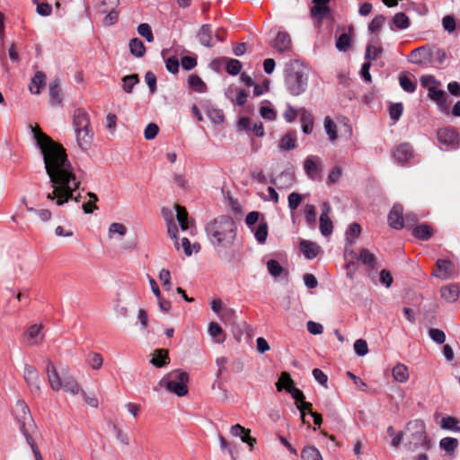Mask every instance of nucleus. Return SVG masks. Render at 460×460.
<instances>
[{"instance_id": "f257e3e1", "label": "nucleus", "mask_w": 460, "mask_h": 460, "mask_svg": "<svg viewBox=\"0 0 460 460\" xmlns=\"http://www.w3.org/2000/svg\"><path fill=\"white\" fill-rule=\"evenodd\" d=\"M30 128L36 145L43 155L46 172L53 189L46 198L55 201L57 206H63L70 199L79 202L80 195L75 196V192L81 182L75 177L66 149L42 132L37 124L31 125Z\"/></svg>"}, {"instance_id": "f03ea898", "label": "nucleus", "mask_w": 460, "mask_h": 460, "mask_svg": "<svg viewBox=\"0 0 460 460\" xmlns=\"http://www.w3.org/2000/svg\"><path fill=\"white\" fill-rule=\"evenodd\" d=\"M206 232L214 246L228 248L235 241L237 226L230 216H220L206 226Z\"/></svg>"}, {"instance_id": "7ed1b4c3", "label": "nucleus", "mask_w": 460, "mask_h": 460, "mask_svg": "<svg viewBox=\"0 0 460 460\" xmlns=\"http://www.w3.org/2000/svg\"><path fill=\"white\" fill-rule=\"evenodd\" d=\"M45 371L49 385L53 391L63 389L66 393H69L73 395H76L82 392L80 385L71 375L63 373L62 377L59 376L50 359H47L46 361Z\"/></svg>"}, {"instance_id": "20e7f679", "label": "nucleus", "mask_w": 460, "mask_h": 460, "mask_svg": "<svg viewBox=\"0 0 460 460\" xmlns=\"http://www.w3.org/2000/svg\"><path fill=\"white\" fill-rule=\"evenodd\" d=\"M73 126L76 137L77 145L83 150H87L93 140V131L90 128V119L88 113L77 109L73 115Z\"/></svg>"}, {"instance_id": "39448f33", "label": "nucleus", "mask_w": 460, "mask_h": 460, "mask_svg": "<svg viewBox=\"0 0 460 460\" xmlns=\"http://www.w3.org/2000/svg\"><path fill=\"white\" fill-rule=\"evenodd\" d=\"M308 83V75L305 68L297 63L290 64L286 76V85L288 92L297 96L303 93Z\"/></svg>"}, {"instance_id": "423d86ee", "label": "nucleus", "mask_w": 460, "mask_h": 460, "mask_svg": "<svg viewBox=\"0 0 460 460\" xmlns=\"http://www.w3.org/2000/svg\"><path fill=\"white\" fill-rule=\"evenodd\" d=\"M188 382L189 374L181 369H176L163 377L159 384L165 387L167 391L178 396H184L188 394Z\"/></svg>"}, {"instance_id": "0eeeda50", "label": "nucleus", "mask_w": 460, "mask_h": 460, "mask_svg": "<svg viewBox=\"0 0 460 460\" xmlns=\"http://www.w3.org/2000/svg\"><path fill=\"white\" fill-rule=\"evenodd\" d=\"M18 406L23 413L22 420H21V430L33 452L35 460H43L42 456L32 438L37 428L30 414L29 408L23 402H18Z\"/></svg>"}, {"instance_id": "6e6552de", "label": "nucleus", "mask_w": 460, "mask_h": 460, "mask_svg": "<svg viewBox=\"0 0 460 460\" xmlns=\"http://www.w3.org/2000/svg\"><path fill=\"white\" fill-rule=\"evenodd\" d=\"M437 136L438 142L449 148L453 149L459 146L460 137L453 128H440L438 130Z\"/></svg>"}, {"instance_id": "1a4fd4ad", "label": "nucleus", "mask_w": 460, "mask_h": 460, "mask_svg": "<svg viewBox=\"0 0 460 460\" xmlns=\"http://www.w3.org/2000/svg\"><path fill=\"white\" fill-rule=\"evenodd\" d=\"M119 4V0H103L100 7V13H106L103 19L104 25H112L118 21V13L115 8Z\"/></svg>"}, {"instance_id": "9d476101", "label": "nucleus", "mask_w": 460, "mask_h": 460, "mask_svg": "<svg viewBox=\"0 0 460 460\" xmlns=\"http://www.w3.org/2000/svg\"><path fill=\"white\" fill-rule=\"evenodd\" d=\"M230 433L233 437L240 438L243 443H246L249 446L251 451L253 449L255 444L257 443L256 438L251 436V430L240 424L233 425L230 428Z\"/></svg>"}, {"instance_id": "9b49d317", "label": "nucleus", "mask_w": 460, "mask_h": 460, "mask_svg": "<svg viewBox=\"0 0 460 460\" xmlns=\"http://www.w3.org/2000/svg\"><path fill=\"white\" fill-rule=\"evenodd\" d=\"M430 47H420L411 52L409 61L415 65L427 66L430 63Z\"/></svg>"}, {"instance_id": "f8f14e48", "label": "nucleus", "mask_w": 460, "mask_h": 460, "mask_svg": "<svg viewBox=\"0 0 460 460\" xmlns=\"http://www.w3.org/2000/svg\"><path fill=\"white\" fill-rule=\"evenodd\" d=\"M23 377L27 385L30 386L31 392L40 393V375L34 367L26 365L24 367Z\"/></svg>"}, {"instance_id": "ddd939ff", "label": "nucleus", "mask_w": 460, "mask_h": 460, "mask_svg": "<svg viewBox=\"0 0 460 460\" xmlns=\"http://www.w3.org/2000/svg\"><path fill=\"white\" fill-rule=\"evenodd\" d=\"M271 46L279 53L289 51L292 48L290 35L284 31H278L276 38L271 42Z\"/></svg>"}, {"instance_id": "4468645a", "label": "nucleus", "mask_w": 460, "mask_h": 460, "mask_svg": "<svg viewBox=\"0 0 460 460\" xmlns=\"http://www.w3.org/2000/svg\"><path fill=\"white\" fill-rule=\"evenodd\" d=\"M305 174L314 180L321 172V159L316 155H309L304 162Z\"/></svg>"}, {"instance_id": "2eb2a0df", "label": "nucleus", "mask_w": 460, "mask_h": 460, "mask_svg": "<svg viewBox=\"0 0 460 460\" xmlns=\"http://www.w3.org/2000/svg\"><path fill=\"white\" fill-rule=\"evenodd\" d=\"M403 209L399 204L394 205L389 215L388 223L389 226L394 229H402L404 226V217L402 216Z\"/></svg>"}, {"instance_id": "dca6fc26", "label": "nucleus", "mask_w": 460, "mask_h": 460, "mask_svg": "<svg viewBox=\"0 0 460 460\" xmlns=\"http://www.w3.org/2000/svg\"><path fill=\"white\" fill-rule=\"evenodd\" d=\"M437 270L433 273L434 276L441 279H448L454 274V265L448 260L439 259L437 261Z\"/></svg>"}, {"instance_id": "f3484780", "label": "nucleus", "mask_w": 460, "mask_h": 460, "mask_svg": "<svg viewBox=\"0 0 460 460\" xmlns=\"http://www.w3.org/2000/svg\"><path fill=\"white\" fill-rule=\"evenodd\" d=\"M428 96L430 100L437 103L440 110H447V94L444 90L439 89L438 86H435L429 89L428 92Z\"/></svg>"}, {"instance_id": "a211bd4d", "label": "nucleus", "mask_w": 460, "mask_h": 460, "mask_svg": "<svg viewBox=\"0 0 460 460\" xmlns=\"http://www.w3.org/2000/svg\"><path fill=\"white\" fill-rule=\"evenodd\" d=\"M459 286L455 283L446 285L440 288V295L447 302H456L459 297Z\"/></svg>"}, {"instance_id": "6ab92c4d", "label": "nucleus", "mask_w": 460, "mask_h": 460, "mask_svg": "<svg viewBox=\"0 0 460 460\" xmlns=\"http://www.w3.org/2000/svg\"><path fill=\"white\" fill-rule=\"evenodd\" d=\"M393 156L400 164L407 162L412 156L411 146L407 143L399 145L394 149Z\"/></svg>"}, {"instance_id": "aec40b11", "label": "nucleus", "mask_w": 460, "mask_h": 460, "mask_svg": "<svg viewBox=\"0 0 460 460\" xmlns=\"http://www.w3.org/2000/svg\"><path fill=\"white\" fill-rule=\"evenodd\" d=\"M150 363L156 367H164L170 363L168 350L165 349H156L152 354Z\"/></svg>"}, {"instance_id": "412c9836", "label": "nucleus", "mask_w": 460, "mask_h": 460, "mask_svg": "<svg viewBox=\"0 0 460 460\" xmlns=\"http://www.w3.org/2000/svg\"><path fill=\"white\" fill-rule=\"evenodd\" d=\"M300 249L305 257L308 260L314 259L321 251V248L317 243L306 240H302L300 242Z\"/></svg>"}, {"instance_id": "4be33fe9", "label": "nucleus", "mask_w": 460, "mask_h": 460, "mask_svg": "<svg viewBox=\"0 0 460 460\" xmlns=\"http://www.w3.org/2000/svg\"><path fill=\"white\" fill-rule=\"evenodd\" d=\"M212 28H211V25L209 24H204L201 26V28L199 29V32H198V40L199 41L208 47V48H211L214 46V41H213V38H212Z\"/></svg>"}, {"instance_id": "5701e85b", "label": "nucleus", "mask_w": 460, "mask_h": 460, "mask_svg": "<svg viewBox=\"0 0 460 460\" xmlns=\"http://www.w3.org/2000/svg\"><path fill=\"white\" fill-rule=\"evenodd\" d=\"M45 84L46 75L41 71H37L31 80L29 90L32 94H39Z\"/></svg>"}, {"instance_id": "b1692460", "label": "nucleus", "mask_w": 460, "mask_h": 460, "mask_svg": "<svg viewBox=\"0 0 460 460\" xmlns=\"http://www.w3.org/2000/svg\"><path fill=\"white\" fill-rule=\"evenodd\" d=\"M299 116L303 132L305 134H310L314 128V118L312 114L302 108L299 110Z\"/></svg>"}, {"instance_id": "393cba45", "label": "nucleus", "mask_w": 460, "mask_h": 460, "mask_svg": "<svg viewBox=\"0 0 460 460\" xmlns=\"http://www.w3.org/2000/svg\"><path fill=\"white\" fill-rule=\"evenodd\" d=\"M41 330V324H33L31 327H29L27 332L24 333V336L27 339V342L29 345H38L42 341V337H40V341L38 340V337L40 336Z\"/></svg>"}, {"instance_id": "a878e982", "label": "nucleus", "mask_w": 460, "mask_h": 460, "mask_svg": "<svg viewBox=\"0 0 460 460\" xmlns=\"http://www.w3.org/2000/svg\"><path fill=\"white\" fill-rule=\"evenodd\" d=\"M361 232V227L358 223H353L349 226L346 235H347V243L345 246L346 252H349V249L352 248L354 244V239L358 237Z\"/></svg>"}, {"instance_id": "bb28decb", "label": "nucleus", "mask_w": 460, "mask_h": 460, "mask_svg": "<svg viewBox=\"0 0 460 460\" xmlns=\"http://www.w3.org/2000/svg\"><path fill=\"white\" fill-rule=\"evenodd\" d=\"M251 230L254 233L255 238L260 243H265L268 236V224L264 219L261 220Z\"/></svg>"}, {"instance_id": "cd10ccee", "label": "nucleus", "mask_w": 460, "mask_h": 460, "mask_svg": "<svg viewBox=\"0 0 460 460\" xmlns=\"http://www.w3.org/2000/svg\"><path fill=\"white\" fill-rule=\"evenodd\" d=\"M393 377L400 383H405L410 377L408 367L404 364H397L392 370Z\"/></svg>"}, {"instance_id": "c85d7f7f", "label": "nucleus", "mask_w": 460, "mask_h": 460, "mask_svg": "<svg viewBox=\"0 0 460 460\" xmlns=\"http://www.w3.org/2000/svg\"><path fill=\"white\" fill-rule=\"evenodd\" d=\"M296 137L295 132H288L284 135L280 141L279 147L280 150L289 151L296 147Z\"/></svg>"}, {"instance_id": "c756f323", "label": "nucleus", "mask_w": 460, "mask_h": 460, "mask_svg": "<svg viewBox=\"0 0 460 460\" xmlns=\"http://www.w3.org/2000/svg\"><path fill=\"white\" fill-rule=\"evenodd\" d=\"M412 234L418 239L428 240L432 236L433 231L429 225L423 224L414 227Z\"/></svg>"}, {"instance_id": "7c9ffc66", "label": "nucleus", "mask_w": 460, "mask_h": 460, "mask_svg": "<svg viewBox=\"0 0 460 460\" xmlns=\"http://www.w3.org/2000/svg\"><path fill=\"white\" fill-rule=\"evenodd\" d=\"M358 259L366 266L370 269H375L376 264V257L374 253L370 252L367 249H362L359 252Z\"/></svg>"}, {"instance_id": "2f4dec72", "label": "nucleus", "mask_w": 460, "mask_h": 460, "mask_svg": "<svg viewBox=\"0 0 460 460\" xmlns=\"http://www.w3.org/2000/svg\"><path fill=\"white\" fill-rule=\"evenodd\" d=\"M59 80L55 79L49 85V96L51 102L55 105L60 104L62 102L61 90L59 88Z\"/></svg>"}, {"instance_id": "473e14b6", "label": "nucleus", "mask_w": 460, "mask_h": 460, "mask_svg": "<svg viewBox=\"0 0 460 460\" xmlns=\"http://www.w3.org/2000/svg\"><path fill=\"white\" fill-rule=\"evenodd\" d=\"M430 63L431 66L442 65L447 58L445 50L438 48H430Z\"/></svg>"}, {"instance_id": "72a5a7b5", "label": "nucleus", "mask_w": 460, "mask_h": 460, "mask_svg": "<svg viewBox=\"0 0 460 460\" xmlns=\"http://www.w3.org/2000/svg\"><path fill=\"white\" fill-rule=\"evenodd\" d=\"M129 49L132 55L141 58L145 55L146 47L142 40L134 38L129 41Z\"/></svg>"}, {"instance_id": "f704fd0d", "label": "nucleus", "mask_w": 460, "mask_h": 460, "mask_svg": "<svg viewBox=\"0 0 460 460\" xmlns=\"http://www.w3.org/2000/svg\"><path fill=\"white\" fill-rule=\"evenodd\" d=\"M399 84L400 86L407 93H411L416 90V82L403 73L399 75Z\"/></svg>"}, {"instance_id": "c9c22d12", "label": "nucleus", "mask_w": 460, "mask_h": 460, "mask_svg": "<svg viewBox=\"0 0 460 460\" xmlns=\"http://www.w3.org/2000/svg\"><path fill=\"white\" fill-rule=\"evenodd\" d=\"M270 181L278 189L288 188L292 185V178L288 172H282L278 176V178L273 179Z\"/></svg>"}, {"instance_id": "e433bc0d", "label": "nucleus", "mask_w": 460, "mask_h": 460, "mask_svg": "<svg viewBox=\"0 0 460 460\" xmlns=\"http://www.w3.org/2000/svg\"><path fill=\"white\" fill-rule=\"evenodd\" d=\"M458 423L459 421L457 419L447 416L442 418L440 427L444 429H449L460 433V427L458 426Z\"/></svg>"}, {"instance_id": "4c0bfd02", "label": "nucleus", "mask_w": 460, "mask_h": 460, "mask_svg": "<svg viewBox=\"0 0 460 460\" xmlns=\"http://www.w3.org/2000/svg\"><path fill=\"white\" fill-rule=\"evenodd\" d=\"M294 385V381L291 378V376L288 372H282L279 381L276 384L278 391H281L282 389H285L288 392V389L289 387H292Z\"/></svg>"}, {"instance_id": "58836bf2", "label": "nucleus", "mask_w": 460, "mask_h": 460, "mask_svg": "<svg viewBox=\"0 0 460 460\" xmlns=\"http://www.w3.org/2000/svg\"><path fill=\"white\" fill-rule=\"evenodd\" d=\"M305 218L306 224L314 227L316 223V211L314 205L306 204L304 208Z\"/></svg>"}, {"instance_id": "ea45409f", "label": "nucleus", "mask_w": 460, "mask_h": 460, "mask_svg": "<svg viewBox=\"0 0 460 460\" xmlns=\"http://www.w3.org/2000/svg\"><path fill=\"white\" fill-rule=\"evenodd\" d=\"M301 456L303 460H323L320 452L314 447H305Z\"/></svg>"}, {"instance_id": "a19ab883", "label": "nucleus", "mask_w": 460, "mask_h": 460, "mask_svg": "<svg viewBox=\"0 0 460 460\" xmlns=\"http://www.w3.org/2000/svg\"><path fill=\"white\" fill-rule=\"evenodd\" d=\"M176 212L177 220L181 226V228L182 230H187L189 228L188 212L186 211L185 208L180 205H176Z\"/></svg>"}, {"instance_id": "79ce46f5", "label": "nucleus", "mask_w": 460, "mask_h": 460, "mask_svg": "<svg viewBox=\"0 0 460 460\" xmlns=\"http://www.w3.org/2000/svg\"><path fill=\"white\" fill-rule=\"evenodd\" d=\"M439 446L442 449H444L446 452L451 454L453 453L456 448L458 446V441L456 438H444L440 440Z\"/></svg>"}, {"instance_id": "37998d69", "label": "nucleus", "mask_w": 460, "mask_h": 460, "mask_svg": "<svg viewBox=\"0 0 460 460\" xmlns=\"http://www.w3.org/2000/svg\"><path fill=\"white\" fill-rule=\"evenodd\" d=\"M122 82H123V84H122L123 90L126 93H130L132 92L134 85L139 82V79H138L137 75L133 74V75L124 76L122 78Z\"/></svg>"}, {"instance_id": "c03bdc74", "label": "nucleus", "mask_w": 460, "mask_h": 460, "mask_svg": "<svg viewBox=\"0 0 460 460\" xmlns=\"http://www.w3.org/2000/svg\"><path fill=\"white\" fill-rule=\"evenodd\" d=\"M324 129L330 137V140L337 139V126L330 117L324 119Z\"/></svg>"}, {"instance_id": "a18cd8bd", "label": "nucleus", "mask_w": 460, "mask_h": 460, "mask_svg": "<svg viewBox=\"0 0 460 460\" xmlns=\"http://www.w3.org/2000/svg\"><path fill=\"white\" fill-rule=\"evenodd\" d=\"M320 231L323 235L328 236L332 233V222L329 217H320Z\"/></svg>"}, {"instance_id": "49530a36", "label": "nucleus", "mask_w": 460, "mask_h": 460, "mask_svg": "<svg viewBox=\"0 0 460 460\" xmlns=\"http://www.w3.org/2000/svg\"><path fill=\"white\" fill-rule=\"evenodd\" d=\"M382 51L383 49L381 47L368 44L366 49L365 58L369 62L376 60L380 56Z\"/></svg>"}, {"instance_id": "de8ad7c7", "label": "nucleus", "mask_w": 460, "mask_h": 460, "mask_svg": "<svg viewBox=\"0 0 460 460\" xmlns=\"http://www.w3.org/2000/svg\"><path fill=\"white\" fill-rule=\"evenodd\" d=\"M190 87L199 93H203L206 89V84L198 75H192L189 77Z\"/></svg>"}, {"instance_id": "09e8293b", "label": "nucleus", "mask_w": 460, "mask_h": 460, "mask_svg": "<svg viewBox=\"0 0 460 460\" xmlns=\"http://www.w3.org/2000/svg\"><path fill=\"white\" fill-rule=\"evenodd\" d=\"M329 13V8L326 4H314L311 8V14L313 17L320 20L323 19Z\"/></svg>"}, {"instance_id": "8fccbe9b", "label": "nucleus", "mask_w": 460, "mask_h": 460, "mask_svg": "<svg viewBox=\"0 0 460 460\" xmlns=\"http://www.w3.org/2000/svg\"><path fill=\"white\" fill-rule=\"evenodd\" d=\"M394 24L398 29H406L410 25L409 18L404 13H398L393 18Z\"/></svg>"}, {"instance_id": "3c124183", "label": "nucleus", "mask_w": 460, "mask_h": 460, "mask_svg": "<svg viewBox=\"0 0 460 460\" xmlns=\"http://www.w3.org/2000/svg\"><path fill=\"white\" fill-rule=\"evenodd\" d=\"M167 232H168L169 236L172 240H174V246H175V248L177 250H179L180 249V245H179L178 237H177L178 226H177V225L175 224V222L172 219H170L167 222Z\"/></svg>"}, {"instance_id": "603ef678", "label": "nucleus", "mask_w": 460, "mask_h": 460, "mask_svg": "<svg viewBox=\"0 0 460 460\" xmlns=\"http://www.w3.org/2000/svg\"><path fill=\"white\" fill-rule=\"evenodd\" d=\"M350 37L347 33H342L336 40V48L340 51H347L350 46Z\"/></svg>"}, {"instance_id": "864d4df0", "label": "nucleus", "mask_w": 460, "mask_h": 460, "mask_svg": "<svg viewBox=\"0 0 460 460\" xmlns=\"http://www.w3.org/2000/svg\"><path fill=\"white\" fill-rule=\"evenodd\" d=\"M208 119L215 124H221L224 121V113L218 109H209L207 112Z\"/></svg>"}, {"instance_id": "5fc2aeb1", "label": "nucleus", "mask_w": 460, "mask_h": 460, "mask_svg": "<svg viewBox=\"0 0 460 460\" xmlns=\"http://www.w3.org/2000/svg\"><path fill=\"white\" fill-rule=\"evenodd\" d=\"M137 32L139 35L144 37L146 41L152 42L154 41V35L152 33V30L149 24L147 23H141L137 27Z\"/></svg>"}, {"instance_id": "6e6d98bb", "label": "nucleus", "mask_w": 460, "mask_h": 460, "mask_svg": "<svg viewBox=\"0 0 460 460\" xmlns=\"http://www.w3.org/2000/svg\"><path fill=\"white\" fill-rule=\"evenodd\" d=\"M242 69V64L239 60L230 58L226 62V71L232 75H236L240 73Z\"/></svg>"}, {"instance_id": "4d7b16f0", "label": "nucleus", "mask_w": 460, "mask_h": 460, "mask_svg": "<svg viewBox=\"0 0 460 460\" xmlns=\"http://www.w3.org/2000/svg\"><path fill=\"white\" fill-rule=\"evenodd\" d=\"M420 84L429 92L430 88L439 86L441 84L433 75H422L420 77Z\"/></svg>"}, {"instance_id": "13d9d810", "label": "nucleus", "mask_w": 460, "mask_h": 460, "mask_svg": "<svg viewBox=\"0 0 460 460\" xmlns=\"http://www.w3.org/2000/svg\"><path fill=\"white\" fill-rule=\"evenodd\" d=\"M88 364L93 368V369H99L102 366V357L99 353H90L87 358Z\"/></svg>"}, {"instance_id": "bf43d9fd", "label": "nucleus", "mask_w": 460, "mask_h": 460, "mask_svg": "<svg viewBox=\"0 0 460 460\" xmlns=\"http://www.w3.org/2000/svg\"><path fill=\"white\" fill-rule=\"evenodd\" d=\"M127 233V227L120 223H112L109 227V235L110 238L112 237V234H118L119 236H124Z\"/></svg>"}, {"instance_id": "052dcab7", "label": "nucleus", "mask_w": 460, "mask_h": 460, "mask_svg": "<svg viewBox=\"0 0 460 460\" xmlns=\"http://www.w3.org/2000/svg\"><path fill=\"white\" fill-rule=\"evenodd\" d=\"M267 268L270 275L273 277H279L283 270V268L276 260H270L267 262Z\"/></svg>"}, {"instance_id": "680f3d73", "label": "nucleus", "mask_w": 460, "mask_h": 460, "mask_svg": "<svg viewBox=\"0 0 460 460\" xmlns=\"http://www.w3.org/2000/svg\"><path fill=\"white\" fill-rule=\"evenodd\" d=\"M354 350L358 356H365L368 352L367 343L365 340L358 339L354 343Z\"/></svg>"}, {"instance_id": "e2e57ef3", "label": "nucleus", "mask_w": 460, "mask_h": 460, "mask_svg": "<svg viewBox=\"0 0 460 460\" xmlns=\"http://www.w3.org/2000/svg\"><path fill=\"white\" fill-rule=\"evenodd\" d=\"M288 208L290 210H295L302 202V196L299 193L292 192L288 195Z\"/></svg>"}, {"instance_id": "0e129e2a", "label": "nucleus", "mask_w": 460, "mask_h": 460, "mask_svg": "<svg viewBox=\"0 0 460 460\" xmlns=\"http://www.w3.org/2000/svg\"><path fill=\"white\" fill-rule=\"evenodd\" d=\"M385 16H383V15L376 16L372 20V22H370V24L368 26L369 30L374 33H377L380 31L383 24L385 23Z\"/></svg>"}, {"instance_id": "69168bd1", "label": "nucleus", "mask_w": 460, "mask_h": 460, "mask_svg": "<svg viewBox=\"0 0 460 460\" xmlns=\"http://www.w3.org/2000/svg\"><path fill=\"white\" fill-rule=\"evenodd\" d=\"M158 132V126L155 123H149L144 131L145 138L147 140L154 139L157 136Z\"/></svg>"}, {"instance_id": "338daca9", "label": "nucleus", "mask_w": 460, "mask_h": 460, "mask_svg": "<svg viewBox=\"0 0 460 460\" xmlns=\"http://www.w3.org/2000/svg\"><path fill=\"white\" fill-rule=\"evenodd\" d=\"M429 334L438 344H443L445 342L446 335L441 330L432 328L429 331Z\"/></svg>"}, {"instance_id": "774afa93", "label": "nucleus", "mask_w": 460, "mask_h": 460, "mask_svg": "<svg viewBox=\"0 0 460 460\" xmlns=\"http://www.w3.org/2000/svg\"><path fill=\"white\" fill-rule=\"evenodd\" d=\"M403 107L402 103H394L390 106L389 114L390 118L394 121L398 120L402 116Z\"/></svg>"}]
</instances>
